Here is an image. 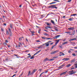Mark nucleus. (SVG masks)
I'll return each mask as SVG.
<instances>
[{
    "label": "nucleus",
    "mask_w": 77,
    "mask_h": 77,
    "mask_svg": "<svg viewBox=\"0 0 77 77\" xmlns=\"http://www.w3.org/2000/svg\"><path fill=\"white\" fill-rule=\"evenodd\" d=\"M52 44H53V42H52L50 44V45H52Z\"/></svg>",
    "instance_id": "60"
},
{
    "label": "nucleus",
    "mask_w": 77,
    "mask_h": 77,
    "mask_svg": "<svg viewBox=\"0 0 77 77\" xmlns=\"http://www.w3.org/2000/svg\"><path fill=\"white\" fill-rule=\"evenodd\" d=\"M34 73V72H32L30 74V75H32L33 74V73Z\"/></svg>",
    "instance_id": "36"
},
{
    "label": "nucleus",
    "mask_w": 77,
    "mask_h": 77,
    "mask_svg": "<svg viewBox=\"0 0 77 77\" xmlns=\"http://www.w3.org/2000/svg\"><path fill=\"white\" fill-rule=\"evenodd\" d=\"M5 42H7V43H8V40H5Z\"/></svg>",
    "instance_id": "53"
},
{
    "label": "nucleus",
    "mask_w": 77,
    "mask_h": 77,
    "mask_svg": "<svg viewBox=\"0 0 77 77\" xmlns=\"http://www.w3.org/2000/svg\"><path fill=\"white\" fill-rule=\"evenodd\" d=\"M3 25H4V26H6V24L5 23H4L3 24Z\"/></svg>",
    "instance_id": "50"
},
{
    "label": "nucleus",
    "mask_w": 77,
    "mask_h": 77,
    "mask_svg": "<svg viewBox=\"0 0 77 77\" xmlns=\"http://www.w3.org/2000/svg\"><path fill=\"white\" fill-rule=\"evenodd\" d=\"M53 58H54V59H57V58H58V56L54 57H53Z\"/></svg>",
    "instance_id": "32"
},
{
    "label": "nucleus",
    "mask_w": 77,
    "mask_h": 77,
    "mask_svg": "<svg viewBox=\"0 0 77 77\" xmlns=\"http://www.w3.org/2000/svg\"><path fill=\"white\" fill-rule=\"evenodd\" d=\"M60 53H61V54L60 55V56H61L62 55L63 56H64L65 55V54H64V53H62V52H60Z\"/></svg>",
    "instance_id": "15"
},
{
    "label": "nucleus",
    "mask_w": 77,
    "mask_h": 77,
    "mask_svg": "<svg viewBox=\"0 0 77 77\" xmlns=\"http://www.w3.org/2000/svg\"><path fill=\"white\" fill-rule=\"evenodd\" d=\"M75 15H77V14H73L71 15V16H75Z\"/></svg>",
    "instance_id": "28"
},
{
    "label": "nucleus",
    "mask_w": 77,
    "mask_h": 77,
    "mask_svg": "<svg viewBox=\"0 0 77 77\" xmlns=\"http://www.w3.org/2000/svg\"><path fill=\"white\" fill-rule=\"evenodd\" d=\"M23 75V73H22L20 75H19V77H21Z\"/></svg>",
    "instance_id": "45"
},
{
    "label": "nucleus",
    "mask_w": 77,
    "mask_h": 77,
    "mask_svg": "<svg viewBox=\"0 0 77 77\" xmlns=\"http://www.w3.org/2000/svg\"><path fill=\"white\" fill-rule=\"evenodd\" d=\"M50 14H50V13H49L48 14H47V16H46L45 18H47V17H48V16L49 15H50Z\"/></svg>",
    "instance_id": "41"
},
{
    "label": "nucleus",
    "mask_w": 77,
    "mask_h": 77,
    "mask_svg": "<svg viewBox=\"0 0 77 77\" xmlns=\"http://www.w3.org/2000/svg\"><path fill=\"white\" fill-rule=\"evenodd\" d=\"M54 29L55 30H56V31H57H57H58V29H56V28H54Z\"/></svg>",
    "instance_id": "46"
},
{
    "label": "nucleus",
    "mask_w": 77,
    "mask_h": 77,
    "mask_svg": "<svg viewBox=\"0 0 77 77\" xmlns=\"http://www.w3.org/2000/svg\"><path fill=\"white\" fill-rule=\"evenodd\" d=\"M36 54H38V53L37 52H36V53H35V54H34L33 56H35V55H36Z\"/></svg>",
    "instance_id": "38"
},
{
    "label": "nucleus",
    "mask_w": 77,
    "mask_h": 77,
    "mask_svg": "<svg viewBox=\"0 0 77 77\" xmlns=\"http://www.w3.org/2000/svg\"><path fill=\"white\" fill-rule=\"evenodd\" d=\"M36 42H40V41L39 40L36 41Z\"/></svg>",
    "instance_id": "58"
},
{
    "label": "nucleus",
    "mask_w": 77,
    "mask_h": 77,
    "mask_svg": "<svg viewBox=\"0 0 77 77\" xmlns=\"http://www.w3.org/2000/svg\"><path fill=\"white\" fill-rule=\"evenodd\" d=\"M72 55L73 56H76V55H75V53H73L72 54Z\"/></svg>",
    "instance_id": "33"
},
{
    "label": "nucleus",
    "mask_w": 77,
    "mask_h": 77,
    "mask_svg": "<svg viewBox=\"0 0 77 77\" xmlns=\"http://www.w3.org/2000/svg\"><path fill=\"white\" fill-rule=\"evenodd\" d=\"M50 42H51V41H49L47 42V43H50Z\"/></svg>",
    "instance_id": "57"
},
{
    "label": "nucleus",
    "mask_w": 77,
    "mask_h": 77,
    "mask_svg": "<svg viewBox=\"0 0 77 77\" xmlns=\"http://www.w3.org/2000/svg\"><path fill=\"white\" fill-rule=\"evenodd\" d=\"M68 71H66L65 72H63L62 73H61L60 74V75H65V74H66V72H67Z\"/></svg>",
    "instance_id": "7"
},
{
    "label": "nucleus",
    "mask_w": 77,
    "mask_h": 77,
    "mask_svg": "<svg viewBox=\"0 0 77 77\" xmlns=\"http://www.w3.org/2000/svg\"><path fill=\"white\" fill-rule=\"evenodd\" d=\"M44 30V31H45V32H48V31L47 30Z\"/></svg>",
    "instance_id": "63"
},
{
    "label": "nucleus",
    "mask_w": 77,
    "mask_h": 77,
    "mask_svg": "<svg viewBox=\"0 0 77 77\" xmlns=\"http://www.w3.org/2000/svg\"><path fill=\"white\" fill-rule=\"evenodd\" d=\"M67 43H68V42H64L62 44V45H64V44H67Z\"/></svg>",
    "instance_id": "21"
},
{
    "label": "nucleus",
    "mask_w": 77,
    "mask_h": 77,
    "mask_svg": "<svg viewBox=\"0 0 77 77\" xmlns=\"http://www.w3.org/2000/svg\"><path fill=\"white\" fill-rule=\"evenodd\" d=\"M31 32V33L32 35H35L34 34V33H35V32L33 31Z\"/></svg>",
    "instance_id": "16"
},
{
    "label": "nucleus",
    "mask_w": 77,
    "mask_h": 77,
    "mask_svg": "<svg viewBox=\"0 0 77 77\" xmlns=\"http://www.w3.org/2000/svg\"><path fill=\"white\" fill-rule=\"evenodd\" d=\"M48 28H49V29H51V27L50 26H48Z\"/></svg>",
    "instance_id": "48"
},
{
    "label": "nucleus",
    "mask_w": 77,
    "mask_h": 77,
    "mask_svg": "<svg viewBox=\"0 0 77 77\" xmlns=\"http://www.w3.org/2000/svg\"><path fill=\"white\" fill-rule=\"evenodd\" d=\"M71 2V0H68V2Z\"/></svg>",
    "instance_id": "54"
},
{
    "label": "nucleus",
    "mask_w": 77,
    "mask_h": 77,
    "mask_svg": "<svg viewBox=\"0 0 77 77\" xmlns=\"http://www.w3.org/2000/svg\"><path fill=\"white\" fill-rule=\"evenodd\" d=\"M55 46H56V45H54L52 46V49H53V48H54V47H55Z\"/></svg>",
    "instance_id": "30"
},
{
    "label": "nucleus",
    "mask_w": 77,
    "mask_h": 77,
    "mask_svg": "<svg viewBox=\"0 0 77 77\" xmlns=\"http://www.w3.org/2000/svg\"><path fill=\"white\" fill-rule=\"evenodd\" d=\"M45 44H46V47H48V46H49V44H50L48 43L47 42L45 43Z\"/></svg>",
    "instance_id": "13"
},
{
    "label": "nucleus",
    "mask_w": 77,
    "mask_h": 77,
    "mask_svg": "<svg viewBox=\"0 0 77 77\" xmlns=\"http://www.w3.org/2000/svg\"><path fill=\"white\" fill-rule=\"evenodd\" d=\"M69 21H72V18H70L69 19Z\"/></svg>",
    "instance_id": "27"
},
{
    "label": "nucleus",
    "mask_w": 77,
    "mask_h": 77,
    "mask_svg": "<svg viewBox=\"0 0 77 77\" xmlns=\"http://www.w3.org/2000/svg\"><path fill=\"white\" fill-rule=\"evenodd\" d=\"M39 71H40V72H41L42 71V69H39Z\"/></svg>",
    "instance_id": "62"
},
{
    "label": "nucleus",
    "mask_w": 77,
    "mask_h": 77,
    "mask_svg": "<svg viewBox=\"0 0 77 77\" xmlns=\"http://www.w3.org/2000/svg\"><path fill=\"white\" fill-rule=\"evenodd\" d=\"M70 61L71 62V63H72V62H75V59H73V60H71Z\"/></svg>",
    "instance_id": "19"
},
{
    "label": "nucleus",
    "mask_w": 77,
    "mask_h": 77,
    "mask_svg": "<svg viewBox=\"0 0 77 77\" xmlns=\"http://www.w3.org/2000/svg\"><path fill=\"white\" fill-rule=\"evenodd\" d=\"M73 41H74L76 39H77V38H73Z\"/></svg>",
    "instance_id": "59"
},
{
    "label": "nucleus",
    "mask_w": 77,
    "mask_h": 77,
    "mask_svg": "<svg viewBox=\"0 0 77 77\" xmlns=\"http://www.w3.org/2000/svg\"><path fill=\"white\" fill-rule=\"evenodd\" d=\"M55 2V1H56V2H59V0H53Z\"/></svg>",
    "instance_id": "39"
},
{
    "label": "nucleus",
    "mask_w": 77,
    "mask_h": 77,
    "mask_svg": "<svg viewBox=\"0 0 77 77\" xmlns=\"http://www.w3.org/2000/svg\"><path fill=\"white\" fill-rule=\"evenodd\" d=\"M8 31L10 33H9V35L10 37L12 36V31H11V29L10 28V27L8 28Z\"/></svg>",
    "instance_id": "2"
},
{
    "label": "nucleus",
    "mask_w": 77,
    "mask_h": 77,
    "mask_svg": "<svg viewBox=\"0 0 77 77\" xmlns=\"http://www.w3.org/2000/svg\"><path fill=\"white\" fill-rule=\"evenodd\" d=\"M42 48V47L39 46V47H37V48Z\"/></svg>",
    "instance_id": "42"
},
{
    "label": "nucleus",
    "mask_w": 77,
    "mask_h": 77,
    "mask_svg": "<svg viewBox=\"0 0 77 77\" xmlns=\"http://www.w3.org/2000/svg\"><path fill=\"white\" fill-rule=\"evenodd\" d=\"M65 33H71V32H65Z\"/></svg>",
    "instance_id": "40"
},
{
    "label": "nucleus",
    "mask_w": 77,
    "mask_h": 77,
    "mask_svg": "<svg viewBox=\"0 0 77 77\" xmlns=\"http://www.w3.org/2000/svg\"><path fill=\"white\" fill-rule=\"evenodd\" d=\"M54 60V59L53 58L49 60L48 59L46 58L45 59V60H48L49 61H52V60Z\"/></svg>",
    "instance_id": "4"
},
{
    "label": "nucleus",
    "mask_w": 77,
    "mask_h": 77,
    "mask_svg": "<svg viewBox=\"0 0 77 77\" xmlns=\"http://www.w3.org/2000/svg\"><path fill=\"white\" fill-rule=\"evenodd\" d=\"M70 66H71V64H69L66 66V67H67V68H69Z\"/></svg>",
    "instance_id": "20"
},
{
    "label": "nucleus",
    "mask_w": 77,
    "mask_h": 77,
    "mask_svg": "<svg viewBox=\"0 0 77 77\" xmlns=\"http://www.w3.org/2000/svg\"><path fill=\"white\" fill-rule=\"evenodd\" d=\"M75 30H74L73 31V32L72 34V35H74L75 34Z\"/></svg>",
    "instance_id": "23"
},
{
    "label": "nucleus",
    "mask_w": 77,
    "mask_h": 77,
    "mask_svg": "<svg viewBox=\"0 0 77 77\" xmlns=\"http://www.w3.org/2000/svg\"><path fill=\"white\" fill-rule=\"evenodd\" d=\"M74 41L73 39H71L70 40H69V42H71V41Z\"/></svg>",
    "instance_id": "37"
},
{
    "label": "nucleus",
    "mask_w": 77,
    "mask_h": 77,
    "mask_svg": "<svg viewBox=\"0 0 77 77\" xmlns=\"http://www.w3.org/2000/svg\"><path fill=\"white\" fill-rule=\"evenodd\" d=\"M65 66V64H63V65H61V67H62V66Z\"/></svg>",
    "instance_id": "44"
},
{
    "label": "nucleus",
    "mask_w": 77,
    "mask_h": 77,
    "mask_svg": "<svg viewBox=\"0 0 77 77\" xmlns=\"http://www.w3.org/2000/svg\"><path fill=\"white\" fill-rule=\"evenodd\" d=\"M51 22L53 24H55V23L54 21L52 20H51Z\"/></svg>",
    "instance_id": "12"
},
{
    "label": "nucleus",
    "mask_w": 77,
    "mask_h": 77,
    "mask_svg": "<svg viewBox=\"0 0 77 77\" xmlns=\"http://www.w3.org/2000/svg\"><path fill=\"white\" fill-rule=\"evenodd\" d=\"M68 30H74V27H70L68 28Z\"/></svg>",
    "instance_id": "8"
},
{
    "label": "nucleus",
    "mask_w": 77,
    "mask_h": 77,
    "mask_svg": "<svg viewBox=\"0 0 77 77\" xmlns=\"http://www.w3.org/2000/svg\"><path fill=\"white\" fill-rule=\"evenodd\" d=\"M21 38H19V41H21Z\"/></svg>",
    "instance_id": "55"
},
{
    "label": "nucleus",
    "mask_w": 77,
    "mask_h": 77,
    "mask_svg": "<svg viewBox=\"0 0 77 77\" xmlns=\"http://www.w3.org/2000/svg\"><path fill=\"white\" fill-rule=\"evenodd\" d=\"M43 35H45L46 36H49V35H48V34L46 33H44L43 34Z\"/></svg>",
    "instance_id": "22"
},
{
    "label": "nucleus",
    "mask_w": 77,
    "mask_h": 77,
    "mask_svg": "<svg viewBox=\"0 0 77 77\" xmlns=\"http://www.w3.org/2000/svg\"><path fill=\"white\" fill-rule=\"evenodd\" d=\"M48 8H51L52 9H53V7L52 5H51V6H48Z\"/></svg>",
    "instance_id": "17"
},
{
    "label": "nucleus",
    "mask_w": 77,
    "mask_h": 77,
    "mask_svg": "<svg viewBox=\"0 0 77 77\" xmlns=\"http://www.w3.org/2000/svg\"><path fill=\"white\" fill-rule=\"evenodd\" d=\"M41 38H42V39H43V40H45V39H46V38H45L44 37H42Z\"/></svg>",
    "instance_id": "26"
},
{
    "label": "nucleus",
    "mask_w": 77,
    "mask_h": 77,
    "mask_svg": "<svg viewBox=\"0 0 77 77\" xmlns=\"http://www.w3.org/2000/svg\"><path fill=\"white\" fill-rule=\"evenodd\" d=\"M52 5V7L53 8V9H54V8H55V9H57V7H56V5Z\"/></svg>",
    "instance_id": "9"
},
{
    "label": "nucleus",
    "mask_w": 77,
    "mask_h": 77,
    "mask_svg": "<svg viewBox=\"0 0 77 77\" xmlns=\"http://www.w3.org/2000/svg\"><path fill=\"white\" fill-rule=\"evenodd\" d=\"M41 51V50H40V51H38L37 52V53H39V52H40V51Z\"/></svg>",
    "instance_id": "52"
},
{
    "label": "nucleus",
    "mask_w": 77,
    "mask_h": 77,
    "mask_svg": "<svg viewBox=\"0 0 77 77\" xmlns=\"http://www.w3.org/2000/svg\"><path fill=\"white\" fill-rule=\"evenodd\" d=\"M46 39H51V38H46Z\"/></svg>",
    "instance_id": "56"
},
{
    "label": "nucleus",
    "mask_w": 77,
    "mask_h": 77,
    "mask_svg": "<svg viewBox=\"0 0 77 77\" xmlns=\"http://www.w3.org/2000/svg\"><path fill=\"white\" fill-rule=\"evenodd\" d=\"M32 56L31 55H29V56L27 57V58H29L30 57H31Z\"/></svg>",
    "instance_id": "51"
},
{
    "label": "nucleus",
    "mask_w": 77,
    "mask_h": 77,
    "mask_svg": "<svg viewBox=\"0 0 77 77\" xmlns=\"http://www.w3.org/2000/svg\"><path fill=\"white\" fill-rule=\"evenodd\" d=\"M59 36H60V35H57L55 36H54L53 37L54 39H57L58 37H59Z\"/></svg>",
    "instance_id": "6"
},
{
    "label": "nucleus",
    "mask_w": 77,
    "mask_h": 77,
    "mask_svg": "<svg viewBox=\"0 0 77 77\" xmlns=\"http://www.w3.org/2000/svg\"><path fill=\"white\" fill-rule=\"evenodd\" d=\"M1 30L2 32H3V31H4L3 29L2 28L1 29Z\"/></svg>",
    "instance_id": "47"
},
{
    "label": "nucleus",
    "mask_w": 77,
    "mask_h": 77,
    "mask_svg": "<svg viewBox=\"0 0 77 77\" xmlns=\"http://www.w3.org/2000/svg\"><path fill=\"white\" fill-rule=\"evenodd\" d=\"M74 48H75V49H77V47H75Z\"/></svg>",
    "instance_id": "64"
},
{
    "label": "nucleus",
    "mask_w": 77,
    "mask_h": 77,
    "mask_svg": "<svg viewBox=\"0 0 77 77\" xmlns=\"http://www.w3.org/2000/svg\"><path fill=\"white\" fill-rule=\"evenodd\" d=\"M10 28L11 29H12V26H13V24H10Z\"/></svg>",
    "instance_id": "18"
},
{
    "label": "nucleus",
    "mask_w": 77,
    "mask_h": 77,
    "mask_svg": "<svg viewBox=\"0 0 77 77\" xmlns=\"http://www.w3.org/2000/svg\"><path fill=\"white\" fill-rule=\"evenodd\" d=\"M69 58H65L62 59V60H64V61H68L69 60Z\"/></svg>",
    "instance_id": "3"
},
{
    "label": "nucleus",
    "mask_w": 77,
    "mask_h": 77,
    "mask_svg": "<svg viewBox=\"0 0 77 77\" xmlns=\"http://www.w3.org/2000/svg\"><path fill=\"white\" fill-rule=\"evenodd\" d=\"M60 39H59V40H57V41L55 43V45H57V43H58V42H59V41H60Z\"/></svg>",
    "instance_id": "10"
},
{
    "label": "nucleus",
    "mask_w": 77,
    "mask_h": 77,
    "mask_svg": "<svg viewBox=\"0 0 77 77\" xmlns=\"http://www.w3.org/2000/svg\"><path fill=\"white\" fill-rule=\"evenodd\" d=\"M9 31H8V30H6V34L7 35H9Z\"/></svg>",
    "instance_id": "11"
},
{
    "label": "nucleus",
    "mask_w": 77,
    "mask_h": 77,
    "mask_svg": "<svg viewBox=\"0 0 77 77\" xmlns=\"http://www.w3.org/2000/svg\"><path fill=\"white\" fill-rule=\"evenodd\" d=\"M37 71V70L36 69H34L33 70L32 72L35 73V71Z\"/></svg>",
    "instance_id": "24"
},
{
    "label": "nucleus",
    "mask_w": 77,
    "mask_h": 77,
    "mask_svg": "<svg viewBox=\"0 0 77 77\" xmlns=\"http://www.w3.org/2000/svg\"><path fill=\"white\" fill-rule=\"evenodd\" d=\"M58 52V51H54L51 52V54H55V53H56Z\"/></svg>",
    "instance_id": "5"
},
{
    "label": "nucleus",
    "mask_w": 77,
    "mask_h": 77,
    "mask_svg": "<svg viewBox=\"0 0 77 77\" xmlns=\"http://www.w3.org/2000/svg\"><path fill=\"white\" fill-rule=\"evenodd\" d=\"M30 59H34V56H32V57L30 58Z\"/></svg>",
    "instance_id": "31"
},
{
    "label": "nucleus",
    "mask_w": 77,
    "mask_h": 77,
    "mask_svg": "<svg viewBox=\"0 0 77 77\" xmlns=\"http://www.w3.org/2000/svg\"><path fill=\"white\" fill-rule=\"evenodd\" d=\"M69 53H71V51L69 50L68 51Z\"/></svg>",
    "instance_id": "49"
},
{
    "label": "nucleus",
    "mask_w": 77,
    "mask_h": 77,
    "mask_svg": "<svg viewBox=\"0 0 77 77\" xmlns=\"http://www.w3.org/2000/svg\"><path fill=\"white\" fill-rule=\"evenodd\" d=\"M44 72H42V73H41L40 74V75H39V77H41V75H42V74H44Z\"/></svg>",
    "instance_id": "29"
},
{
    "label": "nucleus",
    "mask_w": 77,
    "mask_h": 77,
    "mask_svg": "<svg viewBox=\"0 0 77 77\" xmlns=\"http://www.w3.org/2000/svg\"><path fill=\"white\" fill-rule=\"evenodd\" d=\"M41 31V29H39L38 31V33H40V32Z\"/></svg>",
    "instance_id": "34"
},
{
    "label": "nucleus",
    "mask_w": 77,
    "mask_h": 77,
    "mask_svg": "<svg viewBox=\"0 0 77 77\" xmlns=\"http://www.w3.org/2000/svg\"><path fill=\"white\" fill-rule=\"evenodd\" d=\"M52 4H54V3H56V2H52Z\"/></svg>",
    "instance_id": "61"
},
{
    "label": "nucleus",
    "mask_w": 77,
    "mask_h": 77,
    "mask_svg": "<svg viewBox=\"0 0 77 77\" xmlns=\"http://www.w3.org/2000/svg\"><path fill=\"white\" fill-rule=\"evenodd\" d=\"M46 24L47 26H51V23H49L48 22H46Z\"/></svg>",
    "instance_id": "14"
},
{
    "label": "nucleus",
    "mask_w": 77,
    "mask_h": 77,
    "mask_svg": "<svg viewBox=\"0 0 77 77\" xmlns=\"http://www.w3.org/2000/svg\"><path fill=\"white\" fill-rule=\"evenodd\" d=\"M45 29H48V26H45Z\"/></svg>",
    "instance_id": "43"
},
{
    "label": "nucleus",
    "mask_w": 77,
    "mask_h": 77,
    "mask_svg": "<svg viewBox=\"0 0 77 77\" xmlns=\"http://www.w3.org/2000/svg\"><path fill=\"white\" fill-rule=\"evenodd\" d=\"M68 72L69 73V75H72L73 74H75V73L76 72H74V70H72L71 71H69Z\"/></svg>",
    "instance_id": "1"
},
{
    "label": "nucleus",
    "mask_w": 77,
    "mask_h": 77,
    "mask_svg": "<svg viewBox=\"0 0 77 77\" xmlns=\"http://www.w3.org/2000/svg\"><path fill=\"white\" fill-rule=\"evenodd\" d=\"M48 71V70H47V71H45V72H44V73H47Z\"/></svg>",
    "instance_id": "35"
},
{
    "label": "nucleus",
    "mask_w": 77,
    "mask_h": 77,
    "mask_svg": "<svg viewBox=\"0 0 77 77\" xmlns=\"http://www.w3.org/2000/svg\"><path fill=\"white\" fill-rule=\"evenodd\" d=\"M30 71H29V72H28V76H29V75H30Z\"/></svg>",
    "instance_id": "25"
}]
</instances>
